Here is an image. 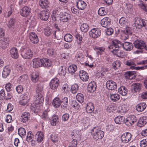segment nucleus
<instances>
[{
  "label": "nucleus",
  "mask_w": 147,
  "mask_h": 147,
  "mask_svg": "<svg viewBox=\"0 0 147 147\" xmlns=\"http://www.w3.org/2000/svg\"><path fill=\"white\" fill-rule=\"evenodd\" d=\"M18 134L21 137L25 136L26 134V131L24 128L20 127L18 130Z\"/></svg>",
  "instance_id": "48"
},
{
  "label": "nucleus",
  "mask_w": 147,
  "mask_h": 147,
  "mask_svg": "<svg viewBox=\"0 0 147 147\" xmlns=\"http://www.w3.org/2000/svg\"><path fill=\"white\" fill-rule=\"evenodd\" d=\"M136 117L134 115H132L128 117L125 120L124 122L125 125L128 126H131L134 122L136 121Z\"/></svg>",
  "instance_id": "6"
},
{
  "label": "nucleus",
  "mask_w": 147,
  "mask_h": 147,
  "mask_svg": "<svg viewBox=\"0 0 147 147\" xmlns=\"http://www.w3.org/2000/svg\"><path fill=\"white\" fill-rule=\"evenodd\" d=\"M77 67L76 65H72L69 66L68 68V71L69 73H74L77 70Z\"/></svg>",
  "instance_id": "39"
},
{
  "label": "nucleus",
  "mask_w": 147,
  "mask_h": 147,
  "mask_svg": "<svg viewBox=\"0 0 147 147\" xmlns=\"http://www.w3.org/2000/svg\"><path fill=\"white\" fill-rule=\"evenodd\" d=\"M125 18L124 17H121L119 20V23L121 26H123L125 25L126 23Z\"/></svg>",
  "instance_id": "56"
},
{
  "label": "nucleus",
  "mask_w": 147,
  "mask_h": 147,
  "mask_svg": "<svg viewBox=\"0 0 147 147\" xmlns=\"http://www.w3.org/2000/svg\"><path fill=\"white\" fill-rule=\"evenodd\" d=\"M76 97L78 101L80 103H82L84 102V96L82 94H78L76 96Z\"/></svg>",
  "instance_id": "46"
},
{
  "label": "nucleus",
  "mask_w": 147,
  "mask_h": 147,
  "mask_svg": "<svg viewBox=\"0 0 147 147\" xmlns=\"http://www.w3.org/2000/svg\"><path fill=\"white\" fill-rule=\"evenodd\" d=\"M77 7L80 10H83L85 9L87 6L86 2L81 0H78L76 2Z\"/></svg>",
  "instance_id": "19"
},
{
  "label": "nucleus",
  "mask_w": 147,
  "mask_h": 147,
  "mask_svg": "<svg viewBox=\"0 0 147 147\" xmlns=\"http://www.w3.org/2000/svg\"><path fill=\"white\" fill-rule=\"evenodd\" d=\"M121 46L125 50L127 51H130L133 48V45L131 43L126 42L123 43L117 40L112 41L111 44L108 46V48L114 54L118 57H121V53H123L119 50V49Z\"/></svg>",
  "instance_id": "1"
},
{
  "label": "nucleus",
  "mask_w": 147,
  "mask_h": 147,
  "mask_svg": "<svg viewBox=\"0 0 147 147\" xmlns=\"http://www.w3.org/2000/svg\"><path fill=\"white\" fill-rule=\"evenodd\" d=\"M89 27L88 24H82L80 29L81 30L84 32H86L89 30Z\"/></svg>",
  "instance_id": "47"
},
{
  "label": "nucleus",
  "mask_w": 147,
  "mask_h": 147,
  "mask_svg": "<svg viewBox=\"0 0 147 147\" xmlns=\"http://www.w3.org/2000/svg\"><path fill=\"white\" fill-rule=\"evenodd\" d=\"M124 117L119 116L115 118V121L116 123L120 124L124 122Z\"/></svg>",
  "instance_id": "42"
},
{
  "label": "nucleus",
  "mask_w": 147,
  "mask_h": 147,
  "mask_svg": "<svg viewBox=\"0 0 147 147\" xmlns=\"http://www.w3.org/2000/svg\"><path fill=\"white\" fill-rule=\"evenodd\" d=\"M42 67H49L51 66L52 64L51 60L47 58L42 59Z\"/></svg>",
  "instance_id": "26"
},
{
  "label": "nucleus",
  "mask_w": 147,
  "mask_h": 147,
  "mask_svg": "<svg viewBox=\"0 0 147 147\" xmlns=\"http://www.w3.org/2000/svg\"><path fill=\"white\" fill-rule=\"evenodd\" d=\"M73 139V140L71 142V145L69 147H76L77 143L76 140L75 139Z\"/></svg>",
  "instance_id": "63"
},
{
  "label": "nucleus",
  "mask_w": 147,
  "mask_h": 147,
  "mask_svg": "<svg viewBox=\"0 0 147 147\" xmlns=\"http://www.w3.org/2000/svg\"><path fill=\"white\" fill-rule=\"evenodd\" d=\"M121 32L122 33V34L125 35V37L127 38H128L129 37L128 35L132 34V32L129 28H127L125 30H121Z\"/></svg>",
  "instance_id": "41"
},
{
  "label": "nucleus",
  "mask_w": 147,
  "mask_h": 147,
  "mask_svg": "<svg viewBox=\"0 0 147 147\" xmlns=\"http://www.w3.org/2000/svg\"><path fill=\"white\" fill-rule=\"evenodd\" d=\"M118 92L122 95L125 96L127 93V91L125 87L122 86L119 88Z\"/></svg>",
  "instance_id": "34"
},
{
  "label": "nucleus",
  "mask_w": 147,
  "mask_h": 147,
  "mask_svg": "<svg viewBox=\"0 0 147 147\" xmlns=\"http://www.w3.org/2000/svg\"><path fill=\"white\" fill-rule=\"evenodd\" d=\"M23 86L21 85H18L16 88V91L18 93L22 92L23 90Z\"/></svg>",
  "instance_id": "60"
},
{
  "label": "nucleus",
  "mask_w": 147,
  "mask_h": 147,
  "mask_svg": "<svg viewBox=\"0 0 147 147\" xmlns=\"http://www.w3.org/2000/svg\"><path fill=\"white\" fill-rule=\"evenodd\" d=\"M32 132L31 131H29L27 133V136L26 138V140L28 142H31L33 140V135L32 134Z\"/></svg>",
  "instance_id": "52"
},
{
  "label": "nucleus",
  "mask_w": 147,
  "mask_h": 147,
  "mask_svg": "<svg viewBox=\"0 0 147 147\" xmlns=\"http://www.w3.org/2000/svg\"><path fill=\"white\" fill-rule=\"evenodd\" d=\"M22 96V100L20 102V104L25 105L27 104L29 99L27 94H23Z\"/></svg>",
  "instance_id": "32"
},
{
  "label": "nucleus",
  "mask_w": 147,
  "mask_h": 147,
  "mask_svg": "<svg viewBox=\"0 0 147 147\" xmlns=\"http://www.w3.org/2000/svg\"><path fill=\"white\" fill-rule=\"evenodd\" d=\"M65 70V66H61L59 69V75L61 76H64L66 74Z\"/></svg>",
  "instance_id": "44"
},
{
  "label": "nucleus",
  "mask_w": 147,
  "mask_h": 147,
  "mask_svg": "<svg viewBox=\"0 0 147 147\" xmlns=\"http://www.w3.org/2000/svg\"><path fill=\"white\" fill-rule=\"evenodd\" d=\"M114 107L112 105H109L107 108V111L109 113L113 112V110H114Z\"/></svg>",
  "instance_id": "62"
},
{
  "label": "nucleus",
  "mask_w": 147,
  "mask_h": 147,
  "mask_svg": "<svg viewBox=\"0 0 147 147\" xmlns=\"http://www.w3.org/2000/svg\"><path fill=\"white\" fill-rule=\"evenodd\" d=\"M69 115L68 113H65L63 114L62 116V120L64 121H67L69 118Z\"/></svg>",
  "instance_id": "59"
},
{
  "label": "nucleus",
  "mask_w": 147,
  "mask_h": 147,
  "mask_svg": "<svg viewBox=\"0 0 147 147\" xmlns=\"http://www.w3.org/2000/svg\"><path fill=\"white\" fill-rule=\"evenodd\" d=\"M147 123V117L143 116L140 117L138 121L137 125L139 127L144 126Z\"/></svg>",
  "instance_id": "17"
},
{
  "label": "nucleus",
  "mask_w": 147,
  "mask_h": 147,
  "mask_svg": "<svg viewBox=\"0 0 147 147\" xmlns=\"http://www.w3.org/2000/svg\"><path fill=\"white\" fill-rule=\"evenodd\" d=\"M140 145L141 147H146L147 146V139L143 140L140 141Z\"/></svg>",
  "instance_id": "58"
},
{
  "label": "nucleus",
  "mask_w": 147,
  "mask_h": 147,
  "mask_svg": "<svg viewBox=\"0 0 147 147\" xmlns=\"http://www.w3.org/2000/svg\"><path fill=\"white\" fill-rule=\"evenodd\" d=\"M31 9L30 7L25 6L20 10V14L22 16L26 17L30 15Z\"/></svg>",
  "instance_id": "7"
},
{
  "label": "nucleus",
  "mask_w": 147,
  "mask_h": 147,
  "mask_svg": "<svg viewBox=\"0 0 147 147\" xmlns=\"http://www.w3.org/2000/svg\"><path fill=\"white\" fill-rule=\"evenodd\" d=\"M44 134L42 132L38 131L37 132L35 135L36 140L38 142H41L44 138Z\"/></svg>",
  "instance_id": "25"
},
{
  "label": "nucleus",
  "mask_w": 147,
  "mask_h": 147,
  "mask_svg": "<svg viewBox=\"0 0 147 147\" xmlns=\"http://www.w3.org/2000/svg\"><path fill=\"white\" fill-rule=\"evenodd\" d=\"M72 36L70 34H66L64 36V39L65 41L68 42H71L73 39Z\"/></svg>",
  "instance_id": "45"
},
{
  "label": "nucleus",
  "mask_w": 147,
  "mask_h": 147,
  "mask_svg": "<svg viewBox=\"0 0 147 147\" xmlns=\"http://www.w3.org/2000/svg\"><path fill=\"white\" fill-rule=\"evenodd\" d=\"M86 109L87 112L90 113H92L94 109V107L92 103L90 102L87 104Z\"/></svg>",
  "instance_id": "35"
},
{
  "label": "nucleus",
  "mask_w": 147,
  "mask_h": 147,
  "mask_svg": "<svg viewBox=\"0 0 147 147\" xmlns=\"http://www.w3.org/2000/svg\"><path fill=\"white\" fill-rule=\"evenodd\" d=\"M134 45L136 48L141 49L145 48L146 47L145 42L143 41L140 40L134 41Z\"/></svg>",
  "instance_id": "10"
},
{
  "label": "nucleus",
  "mask_w": 147,
  "mask_h": 147,
  "mask_svg": "<svg viewBox=\"0 0 147 147\" xmlns=\"http://www.w3.org/2000/svg\"><path fill=\"white\" fill-rule=\"evenodd\" d=\"M52 104L55 107L58 108L60 106L61 104V100L59 98L56 97L53 100Z\"/></svg>",
  "instance_id": "33"
},
{
  "label": "nucleus",
  "mask_w": 147,
  "mask_h": 147,
  "mask_svg": "<svg viewBox=\"0 0 147 147\" xmlns=\"http://www.w3.org/2000/svg\"><path fill=\"white\" fill-rule=\"evenodd\" d=\"M11 72V69L8 66H6L3 68L2 76L4 78H6L8 76Z\"/></svg>",
  "instance_id": "20"
},
{
  "label": "nucleus",
  "mask_w": 147,
  "mask_h": 147,
  "mask_svg": "<svg viewBox=\"0 0 147 147\" xmlns=\"http://www.w3.org/2000/svg\"><path fill=\"white\" fill-rule=\"evenodd\" d=\"M59 19L63 22H67L71 18L70 15L66 12H60Z\"/></svg>",
  "instance_id": "9"
},
{
  "label": "nucleus",
  "mask_w": 147,
  "mask_h": 147,
  "mask_svg": "<svg viewBox=\"0 0 147 147\" xmlns=\"http://www.w3.org/2000/svg\"><path fill=\"white\" fill-rule=\"evenodd\" d=\"M52 32V30L48 27L45 29L44 31L45 34L47 36H50Z\"/></svg>",
  "instance_id": "54"
},
{
  "label": "nucleus",
  "mask_w": 147,
  "mask_h": 147,
  "mask_svg": "<svg viewBox=\"0 0 147 147\" xmlns=\"http://www.w3.org/2000/svg\"><path fill=\"white\" fill-rule=\"evenodd\" d=\"M75 36L76 39V42L78 48H81L82 40V37L81 35L78 32L75 33Z\"/></svg>",
  "instance_id": "21"
},
{
  "label": "nucleus",
  "mask_w": 147,
  "mask_h": 147,
  "mask_svg": "<svg viewBox=\"0 0 147 147\" xmlns=\"http://www.w3.org/2000/svg\"><path fill=\"white\" fill-rule=\"evenodd\" d=\"M9 38L5 37L1 41L0 46L2 49H5L8 45L9 42Z\"/></svg>",
  "instance_id": "24"
},
{
  "label": "nucleus",
  "mask_w": 147,
  "mask_h": 147,
  "mask_svg": "<svg viewBox=\"0 0 147 147\" xmlns=\"http://www.w3.org/2000/svg\"><path fill=\"white\" fill-rule=\"evenodd\" d=\"M31 42L34 44H36L38 42V38L37 36L34 32L30 33L29 35Z\"/></svg>",
  "instance_id": "14"
},
{
  "label": "nucleus",
  "mask_w": 147,
  "mask_h": 147,
  "mask_svg": "<svg viewBox=\"0 0 147 147\" xmlns=\"http://www.w3.org/2000/svg\"><path fill=\"white\" fill-rule=\"evenodd\" d=\"M30 118V114L29 113L25 112L23 113L21 117V121L24 123L28 122Z\"/></svg>",
  "instance_id": "16"
},
{
  "label": "nucleus",
  "mask_w": 147,
  "mask_h": 147,
  "mask_svg": "<svg viewBox=\"0 0 147 147\" xmlns=\"http://www.w3.org/2000/svg\"><path fill=\"white\" fill-rule=\"evenodd\" d=\"M49 11L43 10L41 11L39 14L40 19L44 21L47 20L49 17Z\"/></svg>",
  "instance_id": "12"
},
{
  "label": "nucleus",
  "mask_w": 147,
  "mask_h": 147,
  "mask_svg": "<svg viewBox=\"0 0 147 147\" xmlns=\"http://www.w3.org/2000/svg\"><path fill=\"white\" fill-rule=\"evenodd\" d=\"M146 104L144 102L140 103L136 107V109L138 112H141L143 111L146 108Z\"/></svg>",
  "instance_id": "28"
},
{
  "label": "nucleus",
  "mask_w": 147,
  "mask_h": 147,
  "mask_svg": "<svg viewBox=\"0 0 147 147\" xmlns=\"http://www.w3.org/2000/svg\"><path fill=\"white\" fill-rule=\"evenodd\" d=\"M36 93L43 94V86L42 83L38 84L36 86Z\"/></svg>",
  "instance_id": "30"
},
{
  "label": "nucleus",
  "mask_w": 147,
  "mask_h": 147,
  "mask_svg": "<svg viewBox=\"0 0 147 147\" xmlns=\"http://www.w3.org/2000/svg\"><path fill=\"white\" fill-rule=\"evenodd\" d=\"M106 86L108 89L111 90H115L117 87L116 83L112 80L107 81L106 84Z\"/></svg>",
  "instance_id": "13"
},
{
  "label": "nucleus",
  "mask_w": 147,
  "mask_h": 147,
  "mask_svg": "<svg viewBox=\"0 0 147 147\" xmlns=\"http://www.w3.org/2000/svg\"><path fill=\"white\" fill-rule=\"evenodd\" d=\"M76 59L77 61H82L83 59V56L82 53L78 52L75 56Z\"/></svg>",
  "instance_id": "51"
},
{
  "label": "nucleus",
  "mask_w": 147,
  "mask_h": 147,
  "mask_svg": "<svg viewBox=\"0 0 147 147\" xmlns=\"http://www.w3.org/2000/svg\"><path fill=\"white\" fill-rule=\"evenodd\" d=\"M31 80L34 82H37L39 79V76L37 72L33 73L31 75Z\"/></svg>",
  "instance_id": "40"
},
{
  "label": "nucleus",
  "mask_w": 147,
  "mask_h": 147,
  "mask_svg": "<svg viewBox=\"0 0 147 147\" xmlns=\"http://www.w3.org/2000/svg\"><path fill=\"white\" fill-rule=\"evenodd\" d=\"M47 52L48 54L50 56L53 55L55 53L54 50L51 48L48 49Z\"/></svg>",
  "instance_id": "64"
},
{
  "label": "nucleus",
  "mask_w": 147,
  "mask_h": 147,
  "mask_svg": "<svg viewBox=\"0 0 147 147\" xmlns=\"http://www.w3.org/2000/svg\"><path fill=\"white\" fill-rule=\"evenodd\" d=\"M80 79L83 81H87L89 78V76L88 74H86L83 76L80 77Z\"/></svg>",
  "instance_id": "61"
},
{
  "label": "nucleus",
  "mask_w": 147,
  "mask_h": 147,
  "mask_svg": "<svg viewBox=\"0 0 147 147\" xmlns=\"http://www.w3.org/2000/svg\"><path fill=\"white\" fill-rule=\"evenodd\" d=\"M51 139L54 143H56L57 141V137L56 135L55 134H51L50 136Z\"/></svg>",
  "instance_id": "57"
},
{
  "label": "nucleus",
  "mask_w": 147,
  "mask_h": 147,
  "mask_svg": "<svg viewBox=\"0 0 147 147\" xmlns=\"http://www.w3.org/2000/svg\"><path fill=\"white\" fill-rule=\"evenodd\" d=\"M141 85L140 83H135L132 84V87L135 92H137L141 90Z\"/></svg>",
  "instance_id": "38"
},
{
  "label": "nucleus",
  "mask_w": 147,
  "mask_h": 147,
  "mask_svg": "<svg viewBox=\"0 0 147 147\" xmlns=\"http://www.w3.org/2000/svg\"><path fill=\"white\" fill-rule=\"evenodd\" d=\"M39 5L42 8H47L49 5L48 0H40L39 1Z\"/></svg>",
  "instance_id": "27"
},
{
  "label": "nucleus",
  "mask_w": 147,
  "mask_h": 147,
  "mask_svg": "<svg viewBox=\"0 0 147 147\" xmlns=\"http://www.w3.org/2000/svg\"><path fill=\"white\" fill-rule=\"evenodd\" d=\"M21 54L23 58L26 59L30 58L33 55V52L30 49L23 48L21 49Z\"/></svg>",
  "instance_id": "3"
},
{
  "label": "nucleus",
  "mask_w": 147,
  "mask_h": 147,
  "mask_svg": "<svg viewBox=\"0 0 147 147\" xmlns=\"http://www.w3.org/2000/svg\"><path fill=\"white\" fill-rule=\"evenodd\" d=\"M101 34V30L98 28H94L89 32L90 36L94 38L99 37Z\"/></svg>",
  "instance_id": "5"
},
{
  "label": "nucleus",
  "mask_w": 147,
  "mask_h": 147,
  "mask_svg": "<svg viewBox=\"0 0 147 147\" xmlns=\"http://www.w3.org/2000/svg\"><path fill=\"white\" fill-rule=\"evenodd\" d=\"M96 85L94 81H92L90 82L88 85V91L92 92L94 91L96 89Z\"/></svg>",
  "instance_id": "23"
},
{
  "label": "nucleus",
  "mask_w": 147,
  "mask_h": 147,
  "mask_svg": "<svg viewBox=\"0 0 147 147\" xmlns=\"http://www.w3.org/2000/svg\"><path fill=\"white\" fill-rule=\"evenodd\" d=\"M43 94H41L36 93L35 97L36 99H35L33 104V106L34 105L35 107H38L44 101Z\"/></svg>",
  "instance_id": "4"
},
{
  "label": "nucleus",
  "mask_w": 147,
  "mask_h": 147,
  "mask_svg": "<svg viewBox=\"0 0 147 147\" xmlns=\"http://www.w3.org/2000/svg\"><path fill=\"white\" fill-rule=\"evenodd\" d=\"M138 5L143 11L147 12V5L146 4H144L142 1H140Z\"/></svg>",
  "instance_id": "37"
},
{
  "label": "nucleus",
  "mask_w": 147,
  "mask_h": 147,
  "mask_svg": "<svg viewBox=\"0 0 147 147\" xmlns=\"http://www.w3.org/2000/svg\"><path fill=\"white\" fill-rule=\"evenodd\" d=\"M58 122V116L57 115H55L52 117L50 122L51 125L55 126Z\"/></svg>",
  "instance_id": "36"
},
{
  "label": "nucleus",
  "mask_w": 147,
  "mask_h": 147,
  "mask_svg": "<svg viewBox=\"0 0 147 147\" xmlns=\"http://www.w3.org/2000/svg\"><path fill=\"white\" fill-rule=\"evenodd\" d=\"M121 64L118 61L114 62L112 64V68L116 70L120 66Z\"/></svg>",
  "instance_id": "53"
},
{
  "label": "nucleus",
  "mask_w": 147,
  "mask_h": 147,
  "mask_svg": "<svg viewBox=\"0 0 147 147\" xmlns=\"http://www.w3.org/2000/svg\"><path fill=\"white\" fill-rule=\"evenodd\" d=\"M33 67L35 68H37L40 67H42V59L35 58L32 60Z\"/></svg>",
  "instance_id": "15"
},
{
  "label": "nucleus",
  "mask_w": 147,
  "mask_h": 147,
  "mask_svg": "<svg viewBox=\"0 0 147 147\" xmlns=\"http://www.w3.org/2000/svg\"><path fill=\"white\" fill-rule=\"evenodd\" d=\"M10 53L11 56L14 59H17L19 57L18 51L16 48H12L10 51Z\"/></svg>",
  "instance_id": "22"
},
{
  "label": "nucleus",
  "mask_w": 147,
  "mask_h": 147,
  "mask_svg": "<svg viewBox=\"0 0 147 147\" xmlns=\"http://www.w3.org/2000/svg\"><path fill=\"white\" fill-rule=\"evenodd\" d=\"M79 86L77 84H74L72 85L71 87V91L73 94L76 93L78 89Z\"/></svg>",
  "instance_id": "49"
},
{
  "label": "nucleus",
  "mask_w": 147,
  "mask_h": 147,
  "mask_svg": "<svg viewBox=\"0 0 147 147\" xmlns=\"http://www.w3.org/2000/svg\"><path fill=\"white\" fill-rule=\"evenodd\" d=\"M111 20L108 17H106L102 19L101 21V24L103 27H108L111 24Z\"/></svg>",
  "instance_id": "18"
},
{
  "label": "nucleus",
  "mask_w": 147,
  "mask_h": 147,
  "mask_svg": "<svg viewBox=\"0 0 147 147\" xmlns=\"http://www.w3.org/2000/svg\"><path fill=\"white\" fill-rule=\"evenodd\" d=\"M80 131L76 130H75L73 131L71 134L72 138V139H74L75 138H77L80 135Z\"/></svg>",
  "instance_id": "50"
},
{
  "label": "nucleus",
  "mask_w": 147,
  "mask_h": 147,
  "mask_svg": "<svg viewBox=\"0 0 147 147\" xmlns=\"http://www.w3.org/2000/svg\"><path fill=\"white\" fill-rule=\"evenodd\" d=\"M121 140L123 143H127L131 140V135L129 132H126L121 136Z\"/></svg>",
  "instance_id": "8"
},
{
  "label": "nucleus",
  "mask_w": 147,
  "mask_h": 147,
  "mask_svg": "<svg viewBox=\"0 0 147 147\" xmlns=\"http://www.w3.org/2000/svg\"><path fill=\"white\" fill-rule=\"evenodd\" d=\"M67 98L64 97L62 99L61 101V108L64 109L67 107L68 102Z\"/></svg>",
  "instance_id": "31"
},
{
  "label": "nucleus",
  "mask_w": 147,
  "mask_h": 147,
  "mask_svg": "<svg viewBox=\"0 0 147 147\" xmlns=\"http://www.w3.org/2000/svg\"><path fill=\"white\" fill-rule=\"evenodd\" d=\"M15 22V20L14 19H11L9 21L7 26L9 28L12 29L14 26V25Z\"/></svg>",
  "instance_id": "55"
},
{
  "label": "nucleus",
  "mask_w": 147,
  "mask_h": 147,
  "mask_svg": "<svg viewBox=\"0 0 147 147\" xmlns=\"http://www.w3.org/2000/svg\"><path fill=\"white\" fill-rule=\"evenodd\" d=\"M109 95L111 100L113 102H116L120 99V95L118 94L110 93Z\"/></svg>",
  "instance_id": "29"
},
{
  "label": "nucleus",
  "mask_w": 147,
  "mask_h": 147,
  "mask_svg": "<svg viewBox=\"0 0 147 147\" xmlns=\"http://www.w3.org/2000/svg\"><path fill=\"white\" fill-rule=\"evenodd\" d=\"M91 133L93 138L95 140H101L104 135V131L98 127H93L91 131Z\"/></svg>",
  "instance_id": "2"
},
{
  "label": "nucleus",
  "mask_w": 147,
  "mask_h": 147,
  "mask_svg": "<svg viewBox=\"0 0 147 147\" xmlns=\"http://www.w3.org/2000/svg\"><path fill=\"white\" fill-rule=\"evenodd\" d=\"M98 13L100 16H104L107 13V10L105 7H100L98 10Z\"/></svg>",
  "instance_id": "43"
},
{
  "label": "nucleus",
  "mask_w": 147,
  "mask_h": 147,
  "mask_svg": "<svg viewBox=\"0 0 147 147\" xmlns=\"http://www.w3.org/2000/svg\"><path fill=\"white\" fill-rule=\"evenodd\" d=\"M59 84V81L57 78H54L51 81L50 83L51 88L55 90L58 87Z\"/></svg>",
  "instance_id": "11"
}]
</instances>
